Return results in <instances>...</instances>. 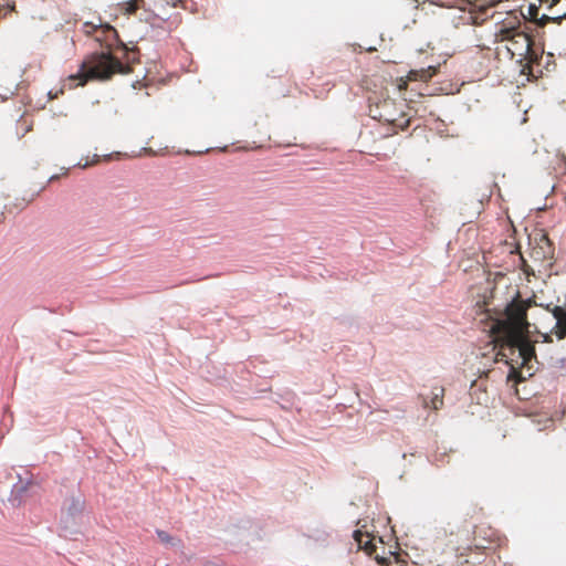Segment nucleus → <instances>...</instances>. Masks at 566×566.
Returning <instances> with one entry per match:
<instances>
[{
    "label": "nucleus",
    "instance_id": "1",
    "mask_svg": "<svg viewBox=\"0 0 566 566\" xmlns=\"http://www.w3.org/2000/svg\"><path fill=\"white\" fill-rule=\"evenodd\" d=\"M535 305L532 298H522L520 292L505 307V318L497 322L496 326L502 334L505 346L517 349L523 364H528L535 357V348L528 338L530 324L527 310Z\"/></svg>",
    "mask_w": 566,
    "mask_h": 566
},
{
    "label": "nucleus",
    "instance_id": "2",
    "mask_svg": "<svg viewBox=\"0 0 566 566\" xmlns=\"http://www.w3.org/2000/svg\"><path fill=\"white\" fill-rule=\"evenodd\" d=\"M495 53L499 57L515 60L526 64L537 61L538 55L533 50V40L522 29L521 22L513 24L504 22L494 34Z\"/></svg>",
    "mask_w": 566,
    "mask_h": 566
},
{
    "label": "nucleus",
    "instance_id": "3",
    "mask_svg": "<svg viewBox=\"0 0 566 566\" xmlns=\"http://www.w3.org/2000/svg\"><path fill=\"white\" fill-rule=\"evenodd\" d=\"M116 49H105L94 52L82 62L80 72L69 77L70 82L78 80L77 85H85L88 80H108L116 73L126 74L130 72L129 65L123 64L114 55Z\"/></svg>",
    "mask_w": 566,
    "mask_h": 566
},
{
    "label": "nucleus",
    "instance_id": "4",
    "mask_svg": "<svg viewBox=\"0 0 566 566\" xmlns=\"http://www.w3.org/2000/svg\"><path fill=\"white\" fill-rule=\"evenodd\" d=\"M407 105L394 98L386 97L369 107V114L374 119L387 123L405 130L410 126V116L405 112Z\"/></svg>",
    "mask_w": 566,
    "mask_h": 566
},
{
    "label": "nucleus",
    "instance_id": "5",
    "mask_svg": "<svg viewBox=\"0 0 566 566\" xmlns=\"http://www.w3.org/2000/svg\"><path fill=\"white\" fill-rule=\"evenodd\" d=\"M82 31L86 35L93 36L94 41L99 43L102 50L120 49L126 52L129 61L134 62L136 60V52L133 50L128 51L125 44L119 41L117 31L111 24L103 23L99 18L97 19V22H84Z\"/></svg>",
    "mask_w": 566,
    "mask_h": 566
},
{
    "label": "nucleus",
    "instance_id": "6",
    "mask_svg": "<svg viewBox=\"0 0 566 566\" xmlns=\"http://www.w3.org/2000/svg\"><path fill=\"white\" fill-rule=\"evenodd\" d=\"M531 256L538 262H545L553 259L554 248L547 234L539 231L531 238Z\"/></svg>",
    "mask_w": 566,
    "mask_h": 566
},
{
    "label": "nucleus",
    "instance_id": "7",
    "mask_svg": "<svg viewBox=\"0 0 566 566\" xmlns=\"http://www.w3.org/2000/svg\"><path fill=\"white\" fill-rule=\"evenodd\" d=\"M497 539L496 532L490 526H476L472 545L468 546V554L473 552L484 553Z\"/></svg>",
    "mask_w": 566,
    "mask_h": 566
},
{
    "label": "nucleus",
    "instance_id": "8",
    "mask_svg": "<svg viewBox=\"0 0 566 566\" xmlns=\"http://www.w3.org/2000/svg\"><path fill=\"white\" fill-rule=\"evenodd\" d=\"M438 72V66H428L420 70H411L405 77L397 78V88L399 92H403L408 87L409 82H428Z\"/></svg>",
    "mask_w": 566,
    "mask_h": 566
},
{
    "label": "nucleus",
    "instance_id": "9",
    "mask_svg": "<svg viewBox=\"0 0 566 566\" xmlns=\"http://www.w3.org/2000/svg\"><path fill=\"white\" fill-rule=\"evenodd\" d=\"M537 2H539L538 0H536ZM542 6L541 3H536V2H531L530 6H528V9H527V14H528V18L536 22L539 27H544L547 22L549 21H554V22H557L559 23L562 18L563 17H554V18H551L546 14H543L541 18H538V7Z\"/></svg>",
    "mask_w": 566,
    "mask_h": 566
},
{
    "label": "nucleus",
    "instance_id": "10",
    "mask_svg": "<svg viewBox=\"0 0 566 566\" xmlns=\"http://www.w3.org/2000/svg\"><path fill=\"white\" fill-rule=\"evenodd\" d=\"M354 539L358 544L360 549H364L367 554L371 555L376 551V546L374 544L375 537L370 536L369 533H364L360 530H357L353 534Z\"/></svg>",
    "mask_w": 566,
    "mask_h": 566
},
{
    "label": "nucleus",
    "instance_id": "11",
    "mask_svg": "<svg viewBox=\"0 0 566 566\" xmlns=\"http://www.w3.org/2000/svg\"><path fill=\"white\" fill-rule=\"evenodd\" d=\"M443 397H444V388L441 386H437L431 391V398L428 400L423 399V407L431 408L433 410H439L443 406Z\"/></svg>",
    "mask_w": 566,
    "mask_h": 566
},
{
    "label": "nucleus",
    "instance_id": "12",
    "mask_svg": "<svg viewBox=\"0 0 566 566\" xmlns=\"http://www.w3.org/2000/svg\"><path fill=\"white\" fill-rule=\"evenodd\" d=\"M85 501L80 496H73L69 500L65 512L69 517L74 520L83 513Z\"/></svg>",
    "mask_w": 566,
    "mask_h": 566
},
{
    "label": "nucleus",
    "instance_id": "13",
    "mask_svg": "<svg viewBox=\"0 0 566 566\" xmlns=\"http://www.w3.org/2000/svg\"><path fill=\"white\" fill-rule=\"evenodd\" d=\"M142 2H144V0H128L124 3L123 9L126 13L133 14L139 9Z\"/></svg>",
    "mask_w": 566,
    "mask_h": 566
},
{
    "label": "nucleus",
    "instance_id": "14",
    "mask_svg": "<svg viewBox=\"0 0 566 566\" xmlns=\"http://www.w3.org/2000/svg\"><path fill=\"white\" fill-rule=\"evenodd\" d=\"M156 533L161 543L170 545L176 544V539L172 536H170L167 532L158 530Z\"/></svg>",
    "mask_w": 566,
    "mask_h": 566
},
{
    "label": "nucleus",
    "instance_id": "15",
    "mask_svg": "<svg viewBox=\"0 0 566 566\" xmlns=\"http://www.w3.org/2000/svg\"><path fill=\"white\" fill-rule=\"evenodd\" d=\"M31 482L25 484L14 485L12 493L15 497H22V495L29 490Z\"/></svg>",
    "mask_w": 566,
    "mask_h": 566
},
{
    "label": "nucleus",
    "instance_id": "16",
    "mask_svg": "<svg viewBox=\"0 0 566 566\" xmlns=\"http://www.w3.org/2000/svg\"><path fill=\"white\" fill-rule=\"evenodd\" d=\"M541 4H546L548 9L554 7L558 0H538Z\"/></svg>",
    "mask_w": 566,
    "mask_h": 566
},
{
    "label": "nucleus",
    "instance_id": "17",
    "mask_svg": "<svg viewBox=\"0 0 566 566\" xmlns=\"http://www.w3.org/2000/svg\"><path fill=\"white\" fill-rule=\"evenodd\" d=\"M99 161V157L97 155L94 156V159L88 163V161H85V164H78L81 167L85 168L87 166H91V165H94V164H97Z\"/></svg>",
    "mask_w": 566,
    "mask_h": 566
},
{
    "label": "nucleus",
    "instance_id": "18",
    "mask_svg": "<svg viewBox=\"0 0 566 566\" xmlns=\"http://www.w3.org/2000/svg\"><path fill=\"white\" fill-rule=\"evenodd\" d=\"M377 560H378L379 564H385L386 563L385 558H377Z\"/></svg>",
    "mask_w": 566,
    "mask_h": 566
},
{
    "label": "nucleus",
    "instance_id": "19",
    "mask_svg": "<svg viewBox=\"0 0 566 566\" xmlns=\"http://www.w3.org/2000/svg\"><path fill=\"white\" fill-rule=\"evenodd\" d=\"M111 157H112L111 155H107V156H105V157H104V159H105V160H109V159H111Z\"/></svg>",
    "mask_w": 566,
    "mask_h": 566
},
{
    "label": "nucleus",
    "instance_id": "20",
    "mask_svg": "<svg viewBox=\"0 0 566 566\" xmlns=\"http://www.w3.org/2000/svg\"><path fill=\"white\" fill-rule=\"evenodd\" d=\"M562 17H563L562 19H566V13H564Z\"/></svg>",
    "mask_w": 566,
    "mask_h": 566
}]
</instances>
